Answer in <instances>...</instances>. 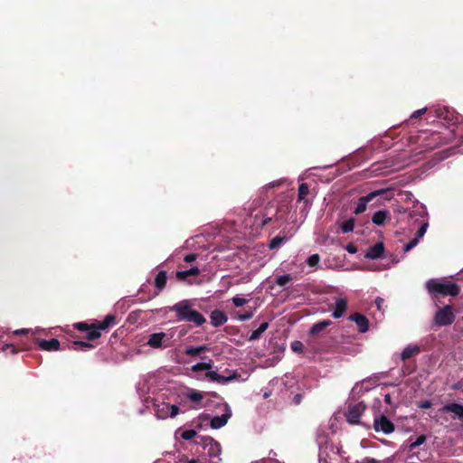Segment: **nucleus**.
<instances>
[{
    "label": "nucleus",
    "instance_id": "3c124183",
    "mask_svg": "<svg viewBox=\"0 0 463 463\" xmlns=\"http://www.w3.org/2000/svg\"><path fill=\"white\" fill-rule=\"evenodd\" d=\"M356 463H380L377 459L373 458H365L361 462L356 461Z\"/></svg>",
    "mask_w": 463,
    "mask_h": 463
},
{
    "label": "nucleus",
    "instance_id": "7ed1b4c3",
    "mask_svg": "<svg viewBox=\"0 0 463 463\" xmlns=\"http://www.w3.org/2000/svg\"><path fill=\"white\" fill-rule=\"evenodd\" d=\"M425 288L433 299L457 297L460 293V288L458 284L445 279H430L426 281Z\"/></svg>",
    "mask_w": 463,
    "mask_h": 463
},
{
    "label": "nucleus",
    "instance_id": "dca6fc26",
    "mask_svg": "<svg viewBox=\"0 0 463 463\" xmlns=\"http://www.w3.org/2000/svg\"><path fill=\"white\" fill-rule=\"evenodd\" d=\"M117 323H118L117 316L114 314H109L105 317V318L102 321L93 323V324L96 326L98 330L100 332L102 330L105 331V330L109 329L110 327L116 326Z\"/></svg>",
    "mask_w": 463,
    "mask_h": 463
},
{
    "label": "nucleus",
    "instance_id": "4468645a",
    "mask_svg": "<svg viewBox=\"0 0 463 463\" xmlns=\"http://www.w3.org/2000/svg\"><path fill=\"white\" fill-rule=\"evenodd\" d=\"M441 412H452L454 413L453 419H458L463 421V405L452 402L444 405L440 409Z\"/></svg>",
    "mask_w": 463,
    "mask_h": 463
},
{
    "label": "nucleus",
    "instance_id": "6e6552de",
    "mask_svg": "<svg viewBox=\"0 0 463 463\" xmlns=\"http://www.w3.org/2000/svg\"><path fill=\"white\" fill-rule=\"evenodd\" d=\"M365 409L366 405L363 402L350 405L345 412L346 420L351 424H358L359 418Z\"/></svg>",
    "mask_w": 463,
    "mask_h": 463
},
{
    "label": "nucleus",
    "instance_id": "c9c22d12",
    "mask_svg": "<svg viewBox=\"0 0 463 463\" xmlns=\"http://www.w3.org/2000/svg\"><path fill=\"white\" fill-rule=\"evenodd\" d=\"M426 436L425 435H420L416 438L415 441L411 442L410 445V450H414L416 448L420 446L426 441Z\"/></svg>",
    "mask_w": 463,
    "mask_h": 463
},
{
    "label": "nucleus",
    "instance_id": "c756f323",
    "mask_svg": "<svg viewBox=\"0 0 463 463\" xmlns=\"http://www.w3.org/2000/svg\"><path fill=\"white\" fill-rule=\"evenodd\" d=\"M186 397L194 402H200L203 399V393L192 389L186 393Z\"/></svg>",
    "mask_w": 463,
    "mask_h": 463
},
{
    "label": "nucleus",
    "instance_id": "aec40b11",
    "mask_svg": "<svg viewBox=\"0 0 463 463\" xmlns=\"http://www.w3.org/2000/svg\"><path fill=\"white\" fill-rule=\"evenodd\" d=\"M347 300L345 298H337L335 301V307L333 311L332 317L334 318H340L347 310Z\"/></svg>",
    "mask_w": 463,
    "mask_h": 463
},
{
    "label": "nucleus",
    "instance_id": "680f3d73",
    "mask_svg": "<svg viewBox=\"0 0 463 463\" xmlns=\"http://www.w3.org/2000/svg\"><path fill=\"white\" fill-rule=\"evenodd\" d=\"M212 395H213V397H218V394H217L216 392H213V393H212Z\"/></svg>",
    "mask_w": 463,
    "mask_h": 463
},
{
    "label": "nucleus",
    "instance_id": "58836bf2",
    "mask_svg": "<svg viewBox=\"0 0 463 463\" xmlns=\"http://www.w3.org/2000/svg\"><path fill=\"white\" fill-rule=\"evenodd\" d=\"M319 260L320 257L318 254H312L307 258V263L310 267H316L319 263Z\"/></svg>",
    "mask_w": 463,
    "mask_h": 463
},
{
    "label": "nucleus",
    "instance_id": "a878e982",
    "mask_svg": "<svg viewBox=\"0 0 463 463\" xmlns=\"http://www.w3.org/2000/svg\"><path fill=\"white\" fill-rule=\"evenodd\" d=\"M167 281V274L165 270H160L155 279V286L156 288L161 291L166 285Z\"/></svg>",
    "mask_w": 463,
    "mask_h": 463
},
{
    "label": "nucleus",
    "instance_id": "79ce46f5",
    "mask_svg": "<svg viewBox=\"0 0 463 463\" xmlns=\"http://www.w3.org/2000/svg\"><path fill=\"white\" fill-rule=\"evenodd\" d=\"M420 239L417 237L411 239L408 243H406L403 247V250L405 252L410 251L411 249H413L418 243Z\"/></svg>",
    "mask_w": 463,
    "mask_h": 463
},
{
    "label": "nucleus",
    "instance_id": "f704fd0d",
    "mask_svg": "<svg viewBox=\"0 0 463 463\" xmlns=\"http://www.w3.org/2000/svg\"><path fill=\"white\" fill-rule=\"evenodd\" d=\"M260 203L259 200H254L251 204L248 207V208H245L244 210L247 211V214L250 216V217H252L254 219V212L256 211V209L260 206Z\"/></svg>",
    "mask_w": 463,
    "mask_h": 463
},
{
    "label": "nucleus",
    "instance_id": "b1692460",
    "mask_svg": "<svg viewBox=\"0 0 463 463\" xmlns=\"http://www.w3.org/2000/svg\"><path fill=\"white\" fill-rule=\"evenodd\" d=\"M154 407H155L156 416L158 419L165 420L167 417H169L168 403L161 402L158 404H155Z\"/></svg>",
    "mask_w": 463,
    "mask_h": 463
},
{
    "label": "nucleus",
    "instance_id": "e2e57ef3",
    "mask_svg": "<svg viewBox=\"0 0 463 463\" xmlns=\"http://www.w3.org/2000/svg\"><path fill=\"white\" fill-rule=\"evenodd\" d=\"M3 333V330L0 328V337L2 336Z\"/></svg>",
    "mask_w": 463,
    "mask_h": 463
},
{
    "label": "nucleus",
    "instance_id": "09e8293b",
    "mask_svg": "<svg viewBox=\"0 0 463 463\" xmlns=\"http://www.w3.org/2000/svg\"><path fill=\"white\" fill-rule=\"evenodd\" d=\"M431 406H432V403H431V402H430V401H422V402L420 403V405H419V407H420V409H424V410H426V409H430V408H431Z\"/></svg>",
    "mask_w": 463,
    "mask_h": 463
},
{
    "label": "nucleus",
    "instance_id": "1a4fd4ad",
    "mask_svg": "<svg viewBox=\"0 0 463 463\" xmlns=\"http://www.w3.org/2000/svg\"><path fill=\"white\" fill-rule=\"evenodd\" d=\"M101 336V333L98 330L96 326L94 324H91V327L87 331L86 339L88 341H94ZM76 346H80L82 348H94V345L90 344V342H84V341H75L73 342V347L75 350H77Z\"/></svg>",
    "mask_w": 463,
    "mask_h": 463
},
{
    "label": "nucleus",
    "instance_id": "423d86ee",
    "mask_svg": "<svg viewBox=\"0 0 463 463\" xmlns=\"http://www.w3.org/2000/svg\"><path fill=\"white\" fill-rule=\"evenodd\" d=\"M455 317L453 307L446 305L437 310L433 322L437 326H446L451 325L455 321Z\"/></svg>",
    "mask_w": 463,
    "mask_h": 463
},
{
    "label": "nucleus",
    "instance_id": "8fccbe9b",
    "mask_svg": "<svg viewBox=\"0 0 463 463\" xmlns=\"http://www.w3.org/2000/svg\"><path fill=\"white\" fill-rule=\"evenodd\" d=\"M7 349H11V353H13V354H15V353H17V352H18V351H17V349L14 347V345H11V344H6V345H5L3 346V350H4V351H5V350H7Z\"/></svg>",
    "mask_w": 463,
    "mask_h": 463
},
{
    "label": "nucleus",
    "instance_id": "2eb2a0df",
    "mask_svg": "<svg viewBox=\"0 0 463 463\" xmlns=\"http://www.w3.org/2000/svg\"><path fill=\"white\" fill-rule=\"evenodd\" d=\"M210 319L211 324L214 327H218L224 325L227 322L228 317L223 311L220 309H214L211 312Z\"/></svg>",
    "mask_w": 463,
    "mask_h": 463
},
{
    "label": "nucleus",
    "instance_id": "052dcab7",
    "mask_svg": "<svg viewBox=\"0 0 463 463\" xmlns=\"http://www.w3.org/2000/svg\"><path fill=\"white\" fill-rule=\"evenodd\" d=\"M279 182H273V183H270V184H269V187H275V186H277V185H279Z\"/></svg>",
    "mask_w": 463,
    "mask_h": 463
},
{
    "label": "nucleus",
    "instance_id": "ea45409f",
    "mask_svg": "<svg viewBox=\"0 0 463 463\" xmlns=\"http://www.w3.org/2000/svg\"><path fill=\"white\" fill-rule=\"evenodd\" d=\"M253 317V312L252 311H247L245 313H240L238 312L236 314V318L241 320V321H246V320H250Z\"/></svg>",
    "mask_w": 463,
    "mask_h": 463
},
{
    "label": "nucleus",
    "instance_id": "e433bc0d",
    "mask_svg": "<svg viewBox=\"0 0 463 463\" xmlns=\"http://www.w3.org/2000/svg\"><path fill=\"white\" fill-rule=\"evenodd\" d=\"M428 226H429V222L427 221H422L421 222L420 226L418 229L417 233H416V237L418 239H420V238H422L424 236V234L426 233Z\"/></svg>",
    "mask_w": 463,
    "mask_h": 463
},
{
    "label": "nucleus",
    "instance_id": "4c0bfd02",
    "mask_svg": "<svg viewBox=\"0 0 463 463\" xmlns=\"http://www.w3.org/2000/svg\"><path fill=\"white\" fill-rule=\"evenodd\" d=\"M304 345L301 341L296 340L291 343V349L294 353L301 354L303 352Z\"/></svg>",
    "mask_w": 463,
    "mask_h": 463
},
{
    "label": "nucleus",
    "instance_id": "4be33fe9",
    "mask_svg": "<svg viewBox=\"0 0 463 463\" xmlns=\"http://www.w3.org/2000/svg\"><path fill=\"white\" fill-rule=\"evenodd\" d=\"M200 274V269L198 267H192L187 270H178L175 273V277L178 280H185L189 277L198 276Z\"/></svg>",
    "mask_w": 463,
    "mask_h": 463
},
{
    "label": "nucleus",
    "instance_id": "f3484780",
    "mask_svg": "<svg viewBox=\"0 0 463 463\" xmlns=\"http://www.w3.org/2000/svg\"><path fill=\"white\" fill-rule=\"evenodd\" d=\"M384 252V245L383 242H377L371 246L365 253V257L371 260L379 259Z\"/></svg>",
    "mask_w": 463,
    "mask_h": 463
},
{
    "label": "nucleus",
    "instance_id": "5701e85b",
    "mask_svg": "<svg viewBox=\"0 0 463 463\" xmlns=\"http://www.w3.org/2000/svg\"><path fill=\"white\" fill-rule=\"evenodd\" d=\"M420 352V348L418 345H409L403 349L401 354V359L402 361H406L417 354Z\"/></svg>",
    "mask_w": 463,
    "mask_h": 463
},
{
    "label": "nucleus",
    "instance_id": "9b49d317",
    "mask_svg": "<svg viewBox=\"0 0 463 463\" xmlns=\"http://www.w3.org/2000/svg\"><path fill=\"white\" fill-rule=\"evenodd\" d=\"M223 407V413L221 416H214L211 420L210 426L212 429H220L225 426L228 420L232 417V410L230 406L227 403H224Z\"/></svg>",
    "mask_w": 463,
    "mask_h": 463
},
{
    "label": "nucleus",
    "instance_id": "c85d7f7f",
    "mask_svg": "<svg viewBox=\"0 0 463 463\" xmlns=\"http://www.w3.org/2000/svg\"><path fill=\"white\" fill-rule=\"evenodd\" d=\"M213 360H209L208 362H202V363H197L196 364H194L191 368V370L194 373H197V372H200V371H208L210 369H212L213 367Z\"/></svg>",
    "mask_w": 463,
    "mask_h": 463
},
{
    "label": "nucleus",
    "instance_id": "2f4dec72",
    "mask_svg": "<svg viewBox=\"0 0 463 463\" xmlns=\"http://www.w3.org/2000/svg\"><path fill=\"white\" fill-rule=\"evenodd\" d=\"M286 241V237L285 236H276L274 237L270 241H269V250H275V249H278L279 247H280V245Z\"/></svg>",
    "mask_w": 463,
    "mask_h": 463
},
{
    "label": "nucleus",
    "instance_id": "7c9ffc66",
    "mask_svg": "<svg viewBox=\"0 0 463 463\" xmlns=\"http://www.w3.org/2000/svg\"><path fill=\"white\" fill-rule=\"evenodd\" d=\"M354 228V219L349 218L342 222L341 224V230L344 233L350 232Z\"/></svg>",
    "mask_w": 463,
    "mask_h": 463
},
{
    "label": "nucleus",
    "instance_id": "cd10ccee",
    "mask_svg": "<svg viewBox=\"0 0 463 463\" xmlns=\"http://www.w3.org/2000/svg\"><path fill=\"white\" fill-rule=\"evenodd\" d=\"M268 327H269V323L263 322L262 324H260V326L256 330L252 331V333L250 334V335L249 337V340L255 341V340L260 339L262 333L265 332Z\"/></svg>",
    "mask_w": 463,
    "mask_h": 463
},
{
    "label": "nucleus",
    "instance_id": "13d9d810",
    "mask_svg": "<svg viewBox=\"0 0 463 463\" xmlns=\"http://www.w3.org/2000/svg\"><path fill=\"white\" fill-rule=\"evenodd\" d=\"M294 400H295V402L296 403H299L300 401H301V395L300 394H297L295 397H294Z\"/></svg>",
    "mask_w": 463,
    "mask_h": 463
},
{
    "label": "nucleus",
    "instance_id": "6e6d98bb",
    "mask_svg": "<svg viewBox=\"0 0 463 463\" xmlns=\"http://www.w3.org/2000/svg\"><path fill=\"white\" fill-rule=\"evenodd\" d=\"M182 463H198V459H195V458H192V459H188V458H185V459H181L180 460Z\"/></svg>",
    "mask_w": 463,
    "mask_h": 463
},
{
    "label": "nucleus",
    "instance_id": "a18cd8bd",
    "mask_svg": "<svg viewBox=\"0 0 463 463\" xmlns=\"http://www.w3.org/2000/svg\"><path fill=\"white\" fill-rule=\"evenodd\" d=\"M168 411H169V417L174 418L179 413V407L175 404H169L168 403Z\"/></svg>",
    "mask_w": 463,
    "mask_h": 463
},
{
    "label": "nucleus",
    "instance_id": "bb28decb",
    "mask_svg": "<svg viewBox=\"0 0 463 463\" xmlns=\"http://www.w3.org/2000/svg\"><path fill=\"white\" fill-rule=\"evenodd\" d=\"M208 350L209 348L205 345L199 346H188L186 347L184 354L188 356H197Z\"/></svg>",
    "mask_w": 463,
    "mask_h": 463
},
{
    "label": "nucleus",
    "instance_id": "a211bd4d",
    "mask_svg": "<svg viewBox=\"0 0 463 463\" xmlns=\"http://www.w3.org/2000/svg\"><path fill=\"white\" fill-rule=\"evenodd\" d=\"M166 337L164 332L153 333L149 335L147 345L152 348H161L163 346V340Z\"/></svg>",
    "mask_w": 463,
    "mask_h": 463
},
{
    "label": "nucleus",
    "instance_id": "49530a36",
    "mask_svg": "<svg viewBox=\"0 0 463 463\" xmlns=\"http://www.w3.org/2000/svg\"><path fill=\"white\" fill-rule=\"evenodd\" d=\"M427 112V109H418L416 111H414L411 116L410 117V120H413V119H416L420 117H421L423 114H425Z\"/></svg>",
    "mask_w": 463,
    "mask_h": 463
},
{
    "label": "nucleus",
    "instance_id": "de8ad7c7",
    "mask_svg": "<svg viewBox=\"0 0 463 463\" xmlns=\"http://www.w3.org/2000/svg\"><path fill=\"white\" fill-rule=\"evenodd\" d=\"M196 259H197V254H195V253H189V254L184 256V260L185 262H187V263H191V262L195 261Z\"/></svg>",
    "mask_w": 463,
    "mask_h": 463
},
{
    "label": "nucleus",
    "instance_id": "f03ea898",
    "mask_svg": "<svg viewBox=\"0 0 463 463\" xmlns=\"http://www.w3.org/2000/svg\"><path fill=\"white\" fill-rule=\"evenodd\" d=\"M171 311L175 312L177 321L192 323L194 326H201L206 322L203 314L194 309V304L189 299H184L170 307Z\"/></svg>",
    "mask_w": 463,
    "mask_h": 463
},
{
    "label": "nucleus",
    "instance_id": "412c9836",
    "mask_svg": "<svg viewBox=\"0 0 463 463\" xmlns=\"http://www.w3.org/2000/svg\"><path fill=\"white\" fill-rule=\"evenodd\" d=\"M390 219H391L390 213L385 210H381V211L376 212L373 215L372 222L378 226H382L385 223V222L387 220H390Z\"/></svg>",
    "mask_w": 463,
    "mask_h": 463
},
{
    "label": "nucleus",
    "instance_id": "ddd939ff",
    "mask_svg": "<svg viewBox=\"0 0 463 463\" xmlns=\"http://www.w3.org/2000/svg\"><path fill=\"white\" fill-rule=\"evenodd\" d=\"M348 319L356 324L358 331L360 333H365L368 331L369 320L364 315L355 312L354 314H351Z\"/></svg>",
    "mask_w": 463,
    "mask_h": 463
},
{
    "label": "nucleus",
    "instance_id": "6ab92c4d",
    "mask_svg": "<svg viewBox=\"0 0 463 463\" xmlns=\"http://www.w3.org/2000/svg\"><path fill=\"white\" fill-rule=\"evenodd\" d=\"M37 343L40 348L45 351H57L60 349V342L56 338H52L50 340L38 339Z\"/></svg>",
    "mask_w": 463,
    "mask_h": 463
},
{
    "label": "nucleus",
    "instance_id": "0eeeda50",
    "mask_svg": "<svg viewBox=\"0 0 463 463\" xmlns=\"http://www.w3.org/2000/svg\"><path fill=\"white\" fill-rule=\"evenodd\" d=\"M373 429L376 432H383L384 434H390L394 431L395 426L387 416L382 414L374 418Z\"/></svg>",
    "mask_w": 463,
    "mask_h": 463
},
{
    "label": "nucleus",
    "instance_id": "37998d69",
    "mask_svg": "<svg viewBox=\"0 0 463 463\" xmlns=\"http://www.w3.org/2000/svg\"><path fill=\"white\" fill-rule=\"evenodd\" d=\"M196 431L194 430H186L183 431L181 437L185 440H190L196 436Z\"/></svg>",
    "mask_w": 463,
    "mask_h": 463
},
{
    "label": "nucleus",
    "instance_id": "9d476101",
    "mask_svg": "<svg viewBox=\"0 0 463 463\" xmlns=\"http://www.w3.org/2000/svg\"><path fill=\"white\" fill-rule=\"evenodd\" d=\"M385 193H386V191L383 189L375 190V191L369 193L365 196L360 197L354 213L355 214H360V213H364L366 210L367 203L371 202L377 196L383 195Z\"/></svg>",
    "mask_w": 463,
    "mask_h": 463
},
{
    "label": "nucleus",
    "instance_id": "603ef678",
    "mask_svg": "<svg viewBox=\"0 0 463 463\" xmlns=\"http://www.w3.org/2000/svg\"><path fill=\"white\" fill-rule=\"evenodd\" d=\"M383 302H384V300H383L382 298H380V297H378V298L375 299V304H376L377 308H378L379 310H381V309H382V305L383 304Z\"/></svg>",
    "mask_w": 463,
    "mask_h": 463
},
{
    "label": "nucleus",
    "instance_id": "473e14b6",
    "mask_svg": "<svg viewBox=\"0 0 463 463\" xmlns=\"http://www.w3.org/2000/svg\"><path fill=\"white\" fill-rule=\"evenodd\" d=\"M308 193H309V187H308L307 184H306V183L300 184L299 187H298V201H305L306 196L308 194Z\"/></svg>",
    "mask_w": 463,
    "mask_h": 463
},
{
    "label": "nucleus",
    "instance_id": "a19ab883",
    "mask_svg": "<svg viewBox=\"0 0 463 463\" xmlns=\"http://www.w3.org/2000/svg\"><path fill=\"white\" fill-rule=\"evenodd\" d=\"M232 300V303L234 304V306L238 307H242L249 302V299L241 298L239 296L233 297Z\"/></svg>",
    "mask_w": 463,
    "mask_h": 463
},
{
    "label": "nucleus",
    "instance_id": "5fc2aeb1",
    "mask_svg": "<svg viewBox=\"0 0 463 463\" xmlns=\"http://www.w3.org/2000/svg\"><path fill=\"white\" fill-rule=\"evenodd\" d=\"M28 329H18L14 332V335H25L28 334Z\"/></svg>",
    "mask_w": 463,
    "mask_h": 463
},
{
    "label": "nucleus",
    "instance_id": "bf43d9fd",
    "mask_svg": "<svg viewBox=\"0 0 463 463\" xmlns=\"http://www.w3.org/2000/svg\"><path fill=\"white\" fill-rule=\"evenodd\" d=\"M213 441V439L212 438H206L204 439L203 442L205 443V445H207V442L209 443H212Z\"/></svg>",
    "mask_w": 463,
    "mask_h": 463
},
{
    "label": "nucleus",
    "instance_id": "f257e3e1",
    "mask_svg": "<svg viewBox=\"0 0 463 463\" xmlns=\"http://www.w3.org/2000/svg\"><path fill=\"white\" fill-rule=\"evenodd\" d=\"M290 211L288 200L271 201L258 213L254 215L253 224L263 228L272 221L283 220Z\"/></svg>",
    "mask_w": 463,
    "mask_h": 463
},
{
    "label": "nucleus",
    "instance_id": "72a5a7b5",
    "mask_svg": "<svg viewBox=\"0 0 463 463\" xmlns=\"http://www.w3.org/2000/svg\"><path fill=\"white\" fill-rule=\"evenodd\" d=\"M291 280H292V276L290 274H285V275L277 277L275 282L277 285H279L280 287H284Z\"/></svg>",
    "mask_w": 463,
    "mask_h": 463
},
{
    "label": "nucleus",
    "instance_id": "864d4df0",
    "mask_svg": "<svg viewBox=\"0 0 463 463\" xmlns=\"http://www.w3.org/2000/svg\"><path fill=\"white\" fill-rule=\"evenodd\" d=\"M346 250L350 253H355L357 251L356 247L354 245H353V244L347 245Z\"/></svg>",
    "mask_w": 463,
    "mask_h": 463
},
{
    "label": "nucleus",
    "instance_id": "c03bdc74",
    "mask_svg": "<svg viewBox=\"0 0 463 463\" xmlns=\"http://www.w3.org/2000/svg\"><path fill=\"white\" fill-rule=\"evenodd\" d=\"M74 327L76 329H78L79 331H81V332H87L90 327H91V324L89 325L88 323L86 322H79V323H76L74 325Z\"/></svg>",
    "mask_w": 463,
    "mask_h": 463
},
{
    "label": "nucleus",
    "instance_id": "f8f14e48",
    "mask_svg": "<svg viewBox=\"0 0 463 463\" xmlns=\"http://www.w3.org/2000/svg\"><path fill=\"white\" fill-rule=\"evenodd\" d=\"M205 376L211 382L223 384V383L232 382L233 380H236L240 375L236 372H233L232 373H230L229 375H221L214 371H211V369H210L206 372Z\"/></svg>",
    "mask_w": 463,
    "mask_h": 463
},
{
    "label": "nucleus",
    "instance_id": "20e7f679",
    "mask_svg": "<svg viewBox=\"0 0 463 463\" xmlns=\"http://www.w3.org/2000/svg\"><path fill=\"white\" fill-rule=\"evenodd\" d=\"M418 138L420 142V150L418 153L428 152L442 145L451 143L454 140V130H449L448 132H422Z\"/></svg>",
    "mask_w": 463,
    "mask_h": 463
},
{
    "label": "nucleus",
    "instance_id": "393cba45",
    "mask_svg": "<svg viewBox=\"0 0 463 463\" xmlns=\"http://www.w3.org/2000/svg\"><path fill=\"white\" fill-rule=\"evenodd\" d=\"M332 324L331 320H322L314 324L309 329V335L315 336Z\"/></svg>",
    "mask_w": 463,
    "mask_h": 463
},
{
    "label": "nucleus",
    "instance_id": "39448f33",
    "mask_svg": "<svg viewBox=\"0 0 463 463\" xmlns=\"http://www.w3.org/2000/svg\"><path fill=\"white\" fill-rule=\"evenodd\" d=\"M432 118L438 119V124L445 127V132L454 130V138L456 137V130L458 128L456 125L458 123L459 118L454 111H450L447 108L430 109L428 112V118Z\"/></svg>",
    "mask_w": 463,
    "mask_h": 463
},
{
    "label": "nucleus",
    "instance_id": "4d7b16f0",
    "mask_svg": "<svg viewBox=\"0 0 463 463\" xmlns=\"http://www.w3.org/2000/svg\"><path fill=\"white\" fill-rule=\"evenodd\" d=\"M384 402L387 403V404H392V396L390 393H386L384 395Z\"/></svg>",
    "mask_w": 463,
    "mask_h": 463
}]
</instances>
